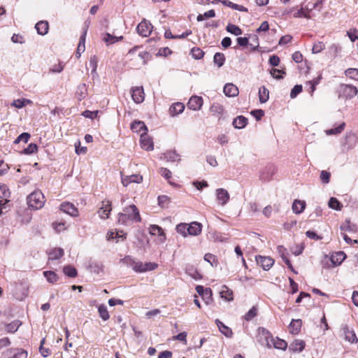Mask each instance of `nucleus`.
<instances>
[{
    "instance_id": "obj_1",
    "label": "nucleus",
    "mask_w": 358,
    "mask_h": 358,
    "mask_svg": "<svg viewBox=\"0 0 358 358\" xmlns=\"http://www.w3.org/2000/svg\"><path fill=\"white\" fill-rule=\"evenodd\" d=\"M141 221L139 210L134 204L125 207L122 213H118L117 222L119 224L129 226L134 222H140Z\"/></svg>"
},
{
    "instance_id": "obj_2",
    "label": "nucleus",
    "mask_w": 358,
    "mask_h": 358,
    "mask_svg": "<svg viewBox=\"0 0 358 358\" xmlns=\"http://www.w3.org/2000/svg\"><path fill=\"white\" fill-rule=\"evenodd\" d=\"M45 203L44 195L41 191H34L27 196V204L34 210L41 208Z\"/></svg>"
},
{
    "instance_id": "obj_3",
    "label": "nucleus",
    "mask_w": 358,
    "mask_h": 358,
    "mask_svg": "<svg viewBox=\"0 0 358 358\" xmlns=\"http://www.w3.org/2000/svg\"><path fill=\"white\" fill-rule=\"evenodd\" d=\"M153 26L146 20H143L137 26L136 30L139 35L143 37H148L152 32Z\"/></svg>"
},
{
    "instance_id": "obj_4",
    "label": "nucleus",
    "mask_w": 358,
    "mask_h": 358,
    "mask_svg": "<svg viewBox=\"0 0 358 358\" xmlns=\"http://www.w3.org/2000/svg\"><path fill=\"white\" fill-rule=\"evenodd\" d=\"M143 182V176L140 174L126 176L121 173V182L123 186L127 187L131 183L140 184Z\"/></svg>"
},
{
    "instance_id": "obj_5",
    "label": "nucleus",
    "mask_w": 358,
    "mask_h": 358,
    "mask_svg": "<svg viewBox=\"0 0 358 358\" xmlns=\"http://www.w3.org/2000/svg\"><path fill=\"white\" fill-rule=\"evenodd\" d=\"M215 196L217 203L222 206H225L230 199L228 191L224 188L217 189L215 190Z\"/></svg>"
},
{
    "instance_id": "obj_6",
    "label": "nucleus",
    "mask_w": 358,
    "mask_h": 358,
    "mask_svg": "<svg viewBox=\"0 0 358 358\" xmlns=\"http://www.w3.org/2000/svg\"><path fill=\"white\" fill-rule=\"evenodd\" d=\"M257 264L265 271H268L274 264V260L270 257L257 256Z\"/></svg>"
},
{
    "instance_id": "obj_7",
    "label": "nucleus",
    "mask_w": 358,
    "mask_h": 358,
    "mask_svg": "<svg viewBox=\"0 0 358 358\" xmlns=\"http://www.w3.org/2000/svg\"><path fill=\"white\" fill-rule=\"evenodd\" d=\"M131 97L136 103H142L145 99V94L143 87H135L131 89Z\"/></svg>"
},
{
    "instance_id": "obj_8",
    "label": "nucleus",
    "mask_w": 358,
    "mask_h": 358,
    "mask_svg": "<svg viewBox=\"0 0 358 358\" xmlns=\"http://www.w3.org/2000/svg\"><path fill=\"white\" fill-rule=\"evenodd\" d=\"M358 90L356 87L350 85H344L341 87V93L346 99H352L357 95Z\"/></svg>"
},
{
    "instance_id": "obj_9",
    "label": "nucleus",
    "mask_w": 358,
    "mask_h": 358,
    "mask_svg": "<svg viewBox=\"0 0 358 358\" xmlns=\"http://www.w3.org/2000/svg\"><path fill=\"white\" fill-rule=\"evenodd\" d=\"M202 97L198 96H193L189 99L187 103V108L192 110H199L202 107Z\"/></svg>"
},
{
    "instance_id": "obj_10",
    "label": "nucleus",
    "mask_w": 358,
    "mask_h": 358,
    "mask_svg": "<svg viewBox=\"0 0 358 358\" xmlns=\"http://www.w3.org/2000/svg\"><path fill=\"white\" fill-rule=\"evenodd\" d=\"M341 330L345 336V341L352 343H357L358 341L355 331L352 329H350L348 325H343Z\"/></svg>"
},
{
    "instance_id": "obj_11",
    "label": "nucleus",
    "mask_w": 358,
    "mask_h": 358,
    "mask_svg": "<svg viewBox=\"0 0 358 358\" xmlns=\"http://www.w3.org/2000/svg\"><path fill=\"white\" fill-rule=\"evenodd\" d=\"M140 143L141 148L145 150H152L154 148L152 140L146 133L141 134Z\"/></svg>"
},
{
    "instance_id": "obj_12",
    "label": "nucleus",
    "mask_w": 358,
    "mask_h": 358,
    "mask_svg": "<svg viewBox=\"0 0 358 358\" xmlns=\"http://www.w3.org/2000/svg\"><path fill=\"white\" fill-rule=\"evenodd\" d=\"M60 210L64 213L70 215L72 217H76L78 215L77 208L73 204L68 202L62 203L60 206Z\"/></svg>"
},
{
    "instance_id": "obj_13",
    "label": "nucleus",
    "mask_w": 358,
    "mask_h": 358,
    "mask_svg": "<svg viewBox=\"0 0 358 358\" xmlns=\"http://www.w3.org/2000/svg\"><path fill=\"white\" fill-rule=\"evenodd\" d=\"M292 13H293V16L294 17H306V18H308V19L311 17L310 15L306 14V13L304 11V9L303 8V5H301L300 8H289V9H286L284 11V14H285V15H289V14Z\"/></svg>"
},
{
    "instance_id": "obj_14",
    "label": "nucleus",
    "mask_w": 358,
    "mask_h": 358,
    "mask_svg": "<svg viewBox=\"0 0 358 358\" xmlns=\"http://www.w3.org/2000/svg\"><path fill=\"white\" fill-rule=\"evenodd\" d=\"M201 231L202 224L198 222H192L188 225L187 234L190 236H198Z\"/></svg>"
},
{
    "instance_id": "obj_15",
    "label": "nucleus",
    "mask_w": 358,
    "mask_h": 358,
    "mask_svg": "<svg viewBox=\"0 0 358 358\" xmlns=\"http://www.w3.org/2000/svg\"><path fill=\"white\" fill-rule=\"evenodd\" d=\"M346 257L344 252H336L332 254L330 260L334 266H338L346 259Z\"/></svg>"
},
{
    "instance_id": "obj_16",
    "label": "nucleus",
    "mask_w": 358,
    "mask_h": 358,
    "mask_svg": "<svg viewBox=\"0 0 358 358\" xmlns=\"http://www.w3.org/2000/svg\"><path fill=\"white\" fill-rule=\"evenodd\" d=\"M149 232L151 235H158L160 237V241L164 242L166 236L162 228L156 224H152L149 227Z\"/></svg>"
},
{
    "instance_id": "obj_17",
    "label": "nucleus",
    "mask_w": 358,
    "mask_h": 358,
    "mask_svg": "<svg viewBox=\"0 0 358 358\" xmlns=\"http://www.w3.org/2000/svg\"><path fill=\"white\" fill-rule=\"evenodd\" d=\"M224 93L227 96L234 97L238 94V89L233 83H227L224 87Z\"/></svg>"
},
{
    "instance_id": "obj_18",
    "label": "nucleus",
    "mask_w": 358,
    "mask_h": 358,
    "mask_svg": "<svg viewBox=\"0 0 358 358\" xmlns=\"http://www.w3.org/2000/svg\"><path fill=\"white\" fill-rule=\"evenodd\" d=\"M131 129L140 134L147 133L148 131L146 125L142 121H134L131 124Z\"/></svg>"
},
{
    "instance_id": "obj_19",
    "label": "nucleus",
    "mask_w": 358,
    "mask_h": 358,
    "mask_svg": "<svg viewBox=\"0 0 358 358\" xmlns=\"http://www.w3.org/2000/svg\"><path fill=\"white\" fill-rule=\"evenodd\" d=\"M196 291L200 296H208L207 304H210L213 301V292L210 288H204L201 285L196 287Z\"/></svg>"
},
{
    "instance_id": "obj_20",
    "label": "nucleus",
    "mask_w": 358,
    "mask_h": 358,
    "mask_svg": "<svg viewBox=\"0 0 358 358\" xmlns=\"http://www.w3.org/2000/svg\"><path fill=\"white\" fill-rule=\"evenodd\" d=\"M305 342L303 340L296 339L290 343L289 350L294 352H301L305 348Z\"/></svg>"
},
{
    "instance_id": "obj_21",
    "label": "nucleus",
    "mask_w": 358,
    "mask_h": 358,
    "mask_svg": "<svg viewBox=\"0 0 358 358\" xmlns=\"http://www.w3.org/2000/svg\"><path fill=\"white\" fill-rule=\"evenodd\" d=\"M123 39V36H115L111 35L109 33H105L102 34V41L106 43L107 45H110L114 44L118 41H120Z\"/></svg>"
},
{
    "instance_id": "obj_22",
    "label": "nucleus",
    "mask_w": 358,
    "mask_h": 358,
    "mask_svg": "<svg viewBox=\"0 0 358 358\" xmlns=\"http://www.w3.org/2000/svg\"><path fill=\"white\" fill-rule=\"evenodd\" d=\"M301 324H302V322L300 319H298V320L293 319L289 325V332L294 335L298 334L301 331Z\"/></svg>"
},
{
    "instance_id": "obj_23",
    "label": "nucleus",
    "mask_w": 358,
    "mask_h": 358,
    "mask_svg": "<svg viewBox=\"0 0 358 358\" xmlns=\"http://www.w3.org/2000/svg\"><path fill=\"white\" fill-rule=\"evenodd\" d=\"M110 202L107 201L106 203H103V206L99 208L98 213L101 218L107 219L108 218L109 214L111 211Z\"/></svg>"
},
{
    "instance_id": "obj_24",
    "label": "nucleus",
    "mask_w": 358,
    "mask_h": 358,
    "mask_svg": "<svg viewBox=\"0 0 358 358\" xmlns=\"http://www.w3.org/2000/svg\"><path fill=\"white\" fill-rule=\"evenodd\" d=\"M185 109V105L180 102L173 103L169 108V113L171 116H176L182 113Z\"/></svg>"
},
{
    "instance_id": "obj_25",
    "label": "nucleus",
    "mask_w": 358,
    "mask_h": 358,
    "mask_svg": "<svg viewBox=\"0 0 358 358\" xmlns=\"http://www.w3.org/2000/svg\"><path fill=\"white\" fill-rule=\"evenodd\" d=\"M215 323L220 330V331L224 334L227 338H231L233 335L232 330L226 326L224 324H223L221 321L219 320H215Z\"/></svg>"
},
{
    "instance_id": "obj_26",
    "label": "nucleus",
    "mask_w": 358,
    "mask_h": 358,
    "mask_svg": "<svg viewBox=\"0 0 358 358\" xmlns=\"http://www.w3.org/2000/svg\"><path fill=\"white\" fill-rule=\"evenodd\" d=\"M64 255V250L60 248L51 249L48 252V259L55 260L61 258Z\"/></svg>"
},
{
    "instance_id": "obj_27",
    "label": "nucleus",
    "mask_w": 358,
    "mask_h": 358,
    "mask_svg": "<svg viewBox=\"0 0 358 358\" xmlns=\"http://www.w3.org/2000/svg\"><path fill=\"white\" fill-rule=\"evenodd\" d=\"M35 28L38 34L43 36L48 31V22L47 21H40L36 24Z\"/></svg>"
},
{
    "instance_id": "obj_28",
    "label": "nucleus",
    "mask_w": 358,
    "mask_h": 358,
    "mask_svg": "<svg viewBox=\"0 0 358 358\" xmlns=\"http://www.w3.org/2000/svg\"><path fill=\"white\" fill-rule=\"evenodd\" d=\"M306 208V202L301 200H294L292 204V210L296 214L301 213Z\"/></svg>"
},
{
    "instance_id": "obj_29",
    "label": "nucleus",
    "mask_w": 358,
    "mask_h": 358,
    "mask_svg": "<svg viewBox=\"0 0 358 358\" xmlns=\"http://www.w3.org/2000/svg\"><path fill=\"white\" fill-rule=\"evenodd\" d=\"M220 295L222 299L230 301L233 300V292L227 286L223 285L220 291Z\"/></svg>"
},
{
    "instance_id": "obj_30",
    "label": "nucleus",
    "mask_w": 358,
    "mask_h": 358,
    "mask_svg": "<svg viewBox=\"0 0 358 358\" xmlns=\"http://www.w3.org/2000/svg\"><path fill=\"white\" fill-rule=\"evenodd\" d=\"M247 124L248 119L243 115L238 116L233 121V126L236 129H243L247 125Z\"/></svg>"
},
{
    "instance_id": "obj_31",
    "label": "nucleus",
    "mask_w": 358,
    "mask_h": 358,
    "mask_svg": "<svg viewBox=\"0 0 358 358\" xmlns=\"http://www.w3.org/2000/svg\"><path fill=\"white\" fill-rule=\"evenodd\" d=\"M164 159L168 162H175L180 161V155L175 150H169L164 154Z\"/></svg>"
},
{
    "instance_id": "obj_32",
    "label": "nucleus",
    "mask_w": 358,
    "mask_h": 358,
    "mask_svg": "<svg viewBox=\"0 0 358 358\" xmlns=\"http://www.w3.org/2000/svg\"><path fill=\"white\" fill-rule=\"evenodd\" d=\"M269 99V91L265 87L262 86L259 90V99L260 103H266Z\"/></svg>"
},
{
    "instance_id": "obj_33",
    "label": "nucleus",
    "mask_w": 358,
    "mask_h": 358,
    "mask_svg": "<svg viewBox=\"0 0 358 358\" xmlns=\"http://www.w3.org/2000/svg\"><path fill=\"white\" fill-rule=\"evenodd\" d=\"M210 111L213 115L218 117L223 114L224 108L220 103H213L210 108Z\"/></svg>"
},
{
    "instance_id": "obj_34",
    "label": "nucleus",
    "mask_w": 358,
    "mask_h": 358,
    "mask_svg": "<svg viewBox=\"0 0 358 358\" xmlns=\"http://www.w3.org/2000/svg\"><path fill=\"white\" fill-rule=\"evenodd\" d=\"M13 356L10 358H27V352L22 349L9 350L8 351Z\"/></svg>"
},
{
    "instance_id": "obj_35",
    "label": "nucleus",
    "mask_w": 358,
    "mask_h": 358,
    "mask_svg": "<svg viewBox=\"0 0 358 358\" xmlns=\"http://www.w3.org/2000/svg\"><path fill=\"white\" fill-rule=\"evenodd\" d=\"M340 51L341 47L334 43L328 47L327 54L328 55L329 57L335 58Z\"/></svg>"
},
{
    "instance_id": "obj_36",
    "label": "nucleus",
    "mask_w": 358,
    "mask_h": 358,
    "mask_svg": "<svg viewBox=\"0 0 358 358\" xmlns=\"http://www.w3.org/2000/svg\"><path fill=\"white\" fill-rule=\"evenodd\" d=\"M345 127V122H342L341 124H340L338 127H336L335 128L325 130V134L328 136L338 135V134H341L344 130Z\"/></svg>"
},
{
    "instance_id": "obj_37",
    "label": "nucleus",
    "mask_w": 358,
    "mask_h": 358,
    "mask_svg": "<svg viewBox=\"0 0 358 358\" xmlns=\"http://www.w3.org/2000/svg\"><path fill=\"white\" fill-rule=\"evenodd\" d=\"M43 275L47 281L50 283H55L59 280L58 275L52 271H46L43 272Z\"/></svg>"
},
{
    "instance_id": "obj_38",
    "label": "nucleus",
    "mask_w": 358,
    "mask_h": 358,
    "mask_svg": "<svg viewBox=\"0 0 358 358\" xmlns=\"http://www.w3.org/2000/svg\"><path fill=\"white\" fill-rule=\"evenodd\" d=\"M30 103H31V101L29 99H18L14 100L11 103V106L15 108H22L24 106H25L27 104H30Z\"/></svg>"
},
{
    "instance_id": "obj_39",
    "label": "nucleus",
    "mask_w": 358,
    "mask_h": 358,
    "mask_svg": "<svg viewBox=\"0 0 358 358\" xmlns=\"http://www.w3.org/2000/svg\"><path fill=\"white\" fill-rule=\"evenodd\" d=\"M328 206L330 208L341 210L343 208V204L335 197H331L328 202Z\"/></svg>"
},
{
    "instance_id": "obj_40",
    "label": "nucleus",
    "mask_w": 358,
    "mask_h": 358,
    "mask_svg": "<svg viewBox=\"0 0 358 358\" xmlns=\"http://www.w3.org/2000/svg\"><path fill=\"white\" fill-rule=\"evenodd\" d=\"M20 325L21 322L19 320H14L6 326V331L9 333H15Z\"/></svg>"
},
{
    "instance_id": "obj_41",
    "label": "nucleus",
    "mask_w": 358,
    "mask_h": 358,
    "mask_svg": "<svg viewBox=\"0 0 358 358\" xmlns=\"http://www.w3.org/2000/svg\"><path fill=\"white\" fill-rule=\"evenodd\" d=\"M321 4V2L317 1V2H308L306 4L303 5V8L306 14L310 15V12L313 9L317 8Z\"/></svg>"
},
{
    "instance_id": "obj_42",
    "label": "nucleus",
    "mask_w": 358,
    "mask_h": 358,
    "mask_svg": "<svg viewBox=\"0 0 358 358\" xmlns=\"http://www.w3.org/2000/svg\"><path fill=\"white\" fill-rule=\"evenodd\" d=\"M98 311L99 316L103 320L106 321L109 319L110 315L108 313L107 307L104 304H101L98 307Z\"/></svg>"
},
{
    "instance_id": "obj_43",
    "label": "nucleus",
    "mask_w": 358,
    "mask_h": 358,
    "mask_svg": "<svg viewBox=\"0 0 358 358\" xmlns=\"http://www.w3.org/2000/svg\"><path fill=\"white\" fill-rule=\"evenodd\" d=\"M85 35H86V31H85L84 34L80 38V42L78 45L77 52H76V55L78 57H80L81 53L85 51Z\"/></svg>"
},
{
    "instance_id": "obj_44",
    "label": "nucleus",
    "mask_w": 358,
    "mask_h": 358,
    "mask_svg": "<svg viewBox=\"0 0 358 358\" xmlns=\"http://www.w3.org/2000/svg\"><path fill=\"white\" fill-rule=\"evenodd\" d=\"M225 61V57L223 53L217 52L213 57V62L220 68L223 66Z\"/></svg>"
},
{
    "instance_id": "obj_45",
    "label": "nucleus",
    "mask_w": 358,
    "mask_h": 358,
    "mask_svg": "<svg viewBox=\"0 0 358 358\" xmlns=\"http://www.w3.org/2000/svg\"><path fill=\"white\" fill-rule=\"evenodd\" d=\"M204 260L208 262L213 267H216L218 265V260L217 257L213 254H206L204 255Z\"/></svg>"
},
{
    "instance_id": "obj_46",
    "label": "nucleus",
    "mask_w": 358,
    "mask_h": 358,
    "mask_svg": "<svg viewBox=\"0 0 358 358\" xmlns=\"http://www.w3.org/2000/svg\"><path fill=\"white\" fill-rule=\"evenodd\" d=\"M227 31L235 36H239L242 34L241 29L233 24H229L227 26Z\"/></svg>"
},
{
    "instance_id": "obj_47",
    "label": "nucleus",
    "mask_w": 358,
    "mask_h": 358,
    "mask_svg": "<svg viewBox=\"0 0 358 358\" xmlns=\"http://www.w3.org/2000/svg\"><path fill=\"white\" fill-rule=\"evenodd\" d=\"M325 48V45L322 41H317L313 44L312 48L313 54H318Z\"/></svg>"
},
{
    "instance_id": "obj_48",
    "label": "nucleus",
    "mask_w": 358,
    "mask_h": 358,
    "mask_svg": "<svg viewBox=\"0 0 358 358\" xmlns=\"http://www.w3.org/2000/svg\"><path fill=\"white\" fill-rule=\"evenodd\" d=\"M345 74L351 79L358 80V69H348L345 70Z\"/></svg>"
},
{
    "instance_id": "obj_49",
    "label": "nucleus",
    "mask_w": 358,
    "mask_h": 358,
    "mask_svg": "<svg viewBox=\"0 0 358 358\" xmlns=\"http://www.w3.org/2000/svg\"><path fill=\"white\" fill-rule=\"evenodd\" d=\"M63 271L65 275L70 278H74L77 275L76 269L71 266H66L63 268Z\"/></svg>"
},
{
    "instance_id": "obj_50",
    "label": "nucleus",
    "mask_w": 358,
    "mask_h": 358,
    "mask_svg": "<svg viewBox=\"0 0 358 358\" xmlns=\"http://www.w3.org/2000/svg\"><path fill=\"white\" fill-rule=\"evenodd\" d=\"M10 192L6 185H0V198L4 199L6 202L7 199L10 196Z\"/></svg>"
},
{
    "instance_id": "obj_51",
    "label": "nucleus",
    "mask_w": 358,
    "mask_h": 358,
    "mask_svg": "<svg viewBox=\"0 0 358 358\" xmlns=\"http://www.w3.org/2000/svg\"><path fill=\"white\" fill-rule=\"evenodd\" d=\"M191 55L193 58L200 59L203 57L204 52L199 48H193L191 50Z\"/></svg>"
},
{
    "instance_id": "obj_52",
    "label": "nucleus",
    "mask_w": 358,
    "mask_h": 358,
    "mask_svg": "<svg viewBox=\"0 0 358 358\" xmlns=\"http://www.w3.org/2000/svg\"><path fill=\"white\" fill-rule=\"evenodd\" d=\"M187 224L185 223H180L176 226V231L178 233L182 235L184 237L187 236Z\"/></svg>"
},
{
    "instance_id": "obj_53",
    "label": "nucleus",
    "mask_w": 358,
    "mask_h": 358,
    "mask_svg": "<svg viewBox=\"0 0 358 358\" xmlns=\"http://www.w3.org/2000/svg\"><path fill=\"white\" fill-rule=\"evenodd\" d=\"M97 58L95 55H93L90 57L89 61V65L92 68V73H96V68H97Z\"/></svg>"
},
{
    "instance_id": "obj_54",
    "label": "nucleus",
    "mask_w": 358,
    "mask_h": 358,
    "mask_svg": "<svg viewBox=\"0 0 358 358\" xmlns=\"http://www.w3.org/2000/svg\"><path fill=\"white\" fill-rule=\"evenodd\" d=\"M274 347L277 349L285 350L287 347V343L285 341L278 338L274 341Z\"/></svg>"
},
{
    "instance_id": "obj_55",
    "label": "nucleus",
    "mask_w": 358,
    "mask_h": 358,
    "mask_svg": "<svg viewBox=\"0 0 358 358\" xmlns=\"http://www.w3.org/2000/svg\"><path fill=\"white\" fill-rule=\"evenodd\" d=\"M157 200L159 206L162 208L166 206L170 201L169 198L166 195L159 196Z\"/></svg>"
},
{
    "instance_id": "obj_56",
    "label": "nucleus",
    "mask_w": 358,
    "mask_h": 358,
    "mask_svg": "<svg viewBox=\"0 0 358 358\" xmlns=\"http://www.w3.org/2000/svg\"><path fill=\"white\" fill-rule=\"evenodd\" d=\"M120 262L122 264L127 265V266H130L133 268L136 259L131 257V256H126L124 258L122 259Z\"/></svg>"
},
{
    "instance_id": "obj_57",
    "label": "nucleus",
    "mask_w": 358,
    "mask_h": 358,
    "mask_svg": "<svg viewBox=\"0 0 358 358\" xmlns=\"http://www.w3.org/2000/svg\"><path fill=\"white\" fill-rule=\"evenodd\" d=\"M158 267V264L154 262H145L143 265V273L150 271L156 269Z\"/></svg>"
},
{
    "instance_id": "obj_58",
    "label": "nucleus",
    "mask_w": 358,
    "mask_h": 358,
    "mask_svg": "<svg viewBox=\"0 0 358 358\" xmlns=\"http://www.w3.org/2000/svg\"><path fill=\"white\" fill-rule=\"evenodd\" d=\"M30 138V134L29 133L24 132L21 134L14 141V143H19L21 141L27 143Z\"/></svg>"
},
{
    "instance_id": "obj_59",
    "label": "nucleus",
    "mask_w": 358,
    "mask_h": 358,
    "mask_svg": "<svg viewBox=\"0 0 358 358\" xmlns=\"http://www.w3.org/2000/svg\"><path fill=\"white\" fill-rule=\"evenodd\" d=\"M44 343H45V338H43L41 341L39 351L43 357H47L48 355H50V350L49 348H46L43 346Z\"/></svg>"
},
{
    "instance_id": "obj_60",
    "label": "nucleus",
    "mask_w": 358,
    "mask_h": 358,
    "mask_svg": "<svg viewBox=\"0 0 358 358\" xmlns=\"http://www.w3.org/2000/svg\"><path fill=\"white\" fill-rule=\"evenodd\" d=\"M257 313V310L255 307H252L250 308L248 312L245 315V319L247 321L251 320L252 318H254Z\"/></svg>"
},
{
    "instance_id": "obj_61",
    "label": "nucleus",
    "mask_w": 358,
    "mask_h": 358,
    "mask_svg": "<svg viewBox=\"0 0 358 358\" xmlns=\"http://www.w3.org/2000/svg\"><path fill=\"white\" fill-rule=\"evenodd\" d=\"M37 145L34 143H31L28 145L27 148H25L23 151V152L25 155H31L36 152L37 151Z\"/></svg>"
},
{
    "instance_id": "obj_62",
    "label": "nucleus",
    "mask_w": 358,
    "mask_h": 358,
    "mask_svg": "<svg viewBox=\"0 0 358 358\" xmlns=\"http://www.w3.org/2000/svg\"><path fill=\"white\" fill-rule=\"evenodd\" d=\"M330 176V173L327 171H322L320 173V180L324 184H327L329 182Z\"/></svg>"
},
{
    "instance_id": "obj_63",
    "label": "nucleus",
    "mask_w": 358,
    "mask_h": 358,
    "mask_svg": "<svg viewBox=\"0 0 358 358\" xmlns=\"http://www.w3.org/2000/svg\"><path fill=\"white\" fill-rule=\"evenodd\" d=\"M302 91V85H296L291 90L290 97L294 99Z\"/></svg>"
},
{
    "instance_id": "obj_64",
    "label": "nucleus",
    "mask_w": 358,
    "mask_h": 358,
    "mask_svg": "<svg viewBox=\"0 0 358 358\" xmlns=\"http://www.w3.org/2000/svg\"><path fill=\"white\" fill-rule=\"evenodd\" d=\"M86 90L87 89L85 84H81L78 87L77 94H78V98L80 100L85 97Z\"/></svg>"
}]
</instances>
